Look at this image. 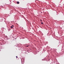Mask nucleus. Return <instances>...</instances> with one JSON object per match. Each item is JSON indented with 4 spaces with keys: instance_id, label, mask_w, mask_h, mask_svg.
Returning <instances> with one entry per match:
<instances>
[{
    "instance_id": "obj_3",
    "label": "nucleus",
    "mask_w": 64,
    "mask_h": 64,
    "mask_svg": "<svg viewBox=\"0 0 64 64\" xmlns=\"http://www.w3.org/2000/svg\"><path fill=\"white\" fill-rule=\"evenodd\" d=\"M10 28H13V27L12 26H10Z\"/></svg>"
},
{
    "instance_id": "obj_7",
    "label": "nucleus",
    "mask_w": 64,
    "mask_h": 64,
    "mask_svg": "<svg viewBox=\"0 0 64 64\" xmlns=\"http://www.w3.org/2000/svg\"><path fill=\"white\" fill-rule=\"evenodd\" d=\"M12 27H14V26L12 25Z\"/></svg>"
},
{
    "instance_id": "obj_6",
    "label": "nucleus",
    "mask_w": 64,
    "mask_h": 64,
    "mask_svg": "<svg viewBox=\"0 0 64 64\" xmlns=\"http://www.w3.org/2000/svg\"><path fill=\"white\" fill-rule=\"evenodd\" d=\"M16 58H18V56H16Z\"/></svg>"
},
{
    "instance_id": "obj_4",
    "label": "nucleus",
    "mask_w": 64,
    "mask_h": 64,
    "mask_svg": "<svg viewBox=\"0 0 64 64\" xmlns=\"http://www.w3.org/2000/svg\"><path fill=\"white\" fill-rule=\"evenodd\" d=\"M41 24H43V22H41Z\"/></svg>"
},
{
    "instance_id": "obj_1",
    "label": "nucleus",
    "mask_w": 64,
    "mask_h": 64,
    "mask_svg": "<svg viewBox=\"0 0 64 64\" xmlns=\"http://www.w3.org/2000/svg\"><path fill=\"white\" fill-rule=\"evenodd\" d=\"M17 4H19V2H17Z\"/></svg>"
},
{
    "instance_id": "obj_2",
    "label": "nucleus",
    "mask_w": 64,
    "mask_h": 64,
    "mask_svg": "<svg viewBox=\"0 0 64 64\" xmlns=\"http://www.w3.org/2000/svg\"><path fill=\"white\" fill-rule=\"evenodd\" d=\"M40 21L41 22H42V20H40Z\"/></svg>"
},
{
    "instance_id": "obj_5",
    "label": "nucleus",
    "mask_w": 64,
    "mask_h": 64,
    "mask_svg": "<svg viewBox=\"0 0 64 64\" xmlns=\"http://www.w3.org/2000/svg\"><path fill=\"white\" fill-rule=\"evenodd\" d=\"M27 47H29V46H26Z\"/></svg>"
}]
</instances>
